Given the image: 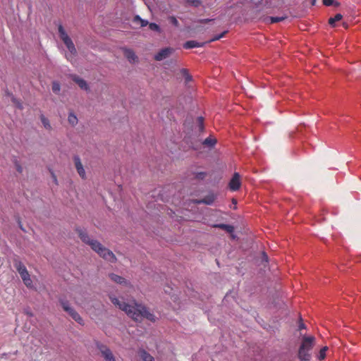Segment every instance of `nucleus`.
<instances>
[{
  "label": "nucleus",
  "mask_w": 361,
  "mask_h": 361,
  "mask_svg": "<svg viewBox=\"0 0 361 361\" xmlns=\"http://www.w3.org/2000/svg\"><path fill=\"white\" fill-rule=\"evenodd\" d=\"M138 356L142 361H153V357L143 349L139 350Z\"/></svg>",
  "instance_id": "obj_10"
},
{
  "label": "nucleus",
  "mask_w": 361,
  "mask_h": 361,
  "mask_svg": "<svg viewBox=\"0 0 361 361\" xmlns=\"http://www.w3.org/2000/svg\"><path fill=\"white\" fill-rule=\"evenodd\" d=\"M299 330H302L305 329V325L303 323H300L298 326Z\"/></svg>",
  "instance_id": "obj_40"
},
{
  "label": "nucleus",
  "mask_w": 361,
  "mask_h": 361,
  "mask_svg": "<svg viewBox=\"0 0 361 361\" xmlns=\"http://www.w3.org/2000/svg\"><path fill=\"white\" fill-rule=\"evenodd\" d=\"M210 20H209V19H204V20H201V22H202V23H207V22L210 21Z\"/></svg>",
  "instance_id": "obj_42"
},
{
  "label": "nucleus",
  "mask_w": 361,
  "mask_h": 361,
  "mask_svg": "<svg viewBox=\"0 0 361 361\" xmlns=\"http://www.w3.org/2000/svg\"><path fill=\"white\" fill-rule=\"evenodd\" d=\"M342 15L340 13H337L334 18H330L329 20V23L331 26H335V23L341 20L342 19Z\"/></svg>",
  "instance_id": "obj_21"
},
{
  "label": "nucleus",
  "mask_w": 361,
  "mask_h": 361,
  "mask_svg": "<svg viewBox=\"0 0 361 361\" xmlns=\"http://www.w3.org/2000/svg\"><path fill=\"white\" fill-rule=\"evenodd\" d=\"M315 345V338L313 336L304 335L301 338L298 350V357L300 361H310L312 351Z\"/></svg>",
  "instance_id": "obj_3"
},
{
  "label": "nucleus",
  "mask_w": 361,
  "mask_h": 361,
  "mask_svg": "<svg viewBox=\"0 0 361 361\" xmlns=\"http://www.w3.org/2000/svg\"><path fill=\"white\" fill-rule=\"evenodd\" d=\"M149 27L150 28V30H154V31H157V32H159L160 31V27L159 26L154 23H152L149 25Z\"/></svg>",
  "instance_id": "obj_29"
},
{
  "label": "nucleus",
  "mask_w": 361,
  "mask_h": 361,
  "mask_svg": "<svg viewBox=\"0 0 361 361\" xmlns=\"http://www.w3.org/2000/svg\"><path fill=\"white\" fill-rule=\"evenodd\" d=\"M41 121H42V123L45 128H47V129L51 128V126H50L49 120L47 118H45L43 115L41 116Z\"/></svg>",
  "instance_id": "obj_24"
},
{
  "label": "nucleus",
  "mask_w": 361,
  "mask_h": 361,
  "mask_svg": "<svg viewBox=\"0 0 361 361\" xmlns=\"http://www.w3.org/2000/svg\"><path fill=\"white\" fill-rule=\"evenodd\" d=\"M215 195H209L205 197H204L203 199L199 200L197 202L198 203H204V204H212L214 200H215Z\"/></svg>",
  "instance_id": "obj_14"
},
{
  "label": "nucleus",
  "mask_w": 361,
  "mask_h": 361,
  "mask_svg": "<svg viewBox=\"0 0 361 361\" xmlns=\"http://www.w3.org/2000/svg\"><path fill=\"white\" fill-rule=\"evenodd\" d=\"M74 161H75V167H76L77 170H78V168L82 166V165L80 162V159L78 157H75Z\"/></svg>",
  "instance_id": "obj_31"
},
{
  "label": "nucleus",
  "mask_w": 361,
  "mask_h": 361,
  "mask_svg": "<svg viewBox=\"0 0 361 361\" xmlns=\"http://www.w3.org/2000/svg\"><path fill=\"white\" fill-rule=\"evenodd\" d=\"M202 45H203V44L199 43L195 40H190V41L186 42L183 44V48L186 49H192V48H195V47H202Z\"/></svg>",
  "instance_id": "obj_13"
},
{
  "label": "nucleus",
  "mask_w": 361,
  "mask_h": 361,
  "mask_svg": "<svg viewBox=\"0 0 361 361\" xmlns=\"http://www.w3.org/2000/svg\"><path fill=\"white\" fill-rule=\"evenodd\" d=\"M20 277L22 278L25 285L27 287H31L32 281L30 278V274H29L28 271H27L25 273L24 272L23 274L20 275Z\"/></svg>",
  "instance_id": "obj_19"
},
{
  "label": "nucleus",
  "mask_w": 361,
  "mask_h": 361,
  "mask_svg": "<svg viewBox=\"0 0 361 361\" xmlns=\"http://www.w3.org/2000/svg\"><path fill=\"white\" fill-rule=\"evenodd\" d=\"M283 19V18H280V17H271V22L272 23H275L281 21Z\"/></svg>",
  "instance_id": "obj_35"
},
{
  "label": "nucleus",
  "mask_w": 361,
  "mask_h": 361,
  "mask_svg": "<svg viewBox=\"0 0 361 361\" xmlns=\"http://www.w3.org/2000/svg\"><path fill=\"white\" fill-rule=\"evenodd\" d=\"M98 348L106 361H115L111 351L104 345H98Z\"/></svg>",
  "instance_id": "obj_7"
},
{
  "label": "nucleus",
  "mask_w": 361,
  "mask_h": 361,
  "mask_svg": "<svg viewBox=\"0 0 361 361\" xmlns=\"http://www.w3.org/2000/svg\"><path fill=\"white\" fill-rule=\"evenodd\" d=\"M16 269L18 270L20 275L23 274L24 272H27V270L25 265L20 261H16L14 264Z\"/></svg>",
  "instance_id": "obj_17"
},
{
  "label": "nucleus",
  "mask_w": 361,
  "mask_h": 361,
  "mask_svg": "<svg viewBox=\"0 0 361 361\" xmlns=\"http://www.w3.org/2000/svg\"><path fill=\"white\" fill-rule=\"evenodd\" d=\"M215 143H216V140L211 137L206 138L203 142V145L209 146V147L214 146L215 145Z\"/></svg>",
  "instance_id": "obj_22"
},
{
  "label": "nucleus",
  "mask_w": 361,
  "mask_h": 361,
  "mask_svg": "<svg viewBox=\"0 0 361 361\" xmlns=\"http://www.w3.org/2000/svg\"><path fill=\"white\" fill-rule=\"evenodd\" d=\"M109 276L113 281H114L117 283H119V284L126 283V279L118 275L111 274H110Z\"/></svg>",
  "instance_id": "obj_20"
},
{
  "label": "nucleus",
  "mask_w": 361,
  "mask_h": 361,
  "mask_svg": "<svg viewBox=\"0 0 361 361\" xmlns=\"http://www.w3.org/2000/svg\"><path fill=\"white\" fill-rule=\"evenodd\" d=\"M181 73H183V75L185 78V80L187 82L191 80V76L188 74L187 70L182 69Z\"/></svg>",
  "instance_id": "obj_30"
},
{
  "label": "nucleus",
  "mask_w": 361,
  "mask_h": 361,
  "mask_svg": "<svg viewBox=\"0 0 361 361\" xmlns=\"http://www.w3.org/2000/svg\"><path fill=\"white\" fill-rule=\"evenodd\" d=\"M197 122H198V125H199L200 130H202L203 128H204L203 118L202 117H199L197 118Z\"/></svg>",
  "instance_id": "obj_34"
},
{
  "label": "nucleus",
  "mask_w": 361,
  "mask_h": 361,
  "mask_svg": "<svg viewBox=\"0 0 361 361\" xmlns=\"http://www.w3.org/2000/svg\"><path fill=\"white\" fill-rule=\"evenodd\" d=\"M225 230L228 232V233H232L233 231V227L231 226V229L230 230V228H225Z\"/></svg>",
  "instance_id": "obj_41"
},
{
  "label": "nucleus",
  "mask_w": 361,
  "mask_h": 361,
  "mask_svg": "<svg viewBox=\"0 0 361 361\" xmlns=\"http://www.w3.org/2000/svg\"><path fill=\"white\" fill-rule=\"evenodd\" d=\"M15 164H16V169H17V171H18L19 173H21V172H22V171H23V169H22V167L20 166V165L18 162H16V163H15Z\"/></svg>",
  "instance_id": "obj_39"
},
{
  "label": "nucleus",
  "mask_w": 361,
  "mask_h": 361,
  "mask_svg": "<svg viewBox=\"0 0 361 361\" xmlns=\"http://www.w3.org/2000/svg\"><path fill=\"white\" fill-rule=\"evenodd\" d=\"M59 33L61 39L63 42L67 49L70 51L71 54H73L76 52V49L75 46L71 40V39L68 37L67 33L65 32L62 25L59 26Z\"/></svg>",
  "instance_id": "obj_4"
},
{
  "label": "nucleus",
  "mask_w": 361,
  "mask_h": 361,
  "mask_svg": "<svg viewBox=\"0 0 361 361\" xmlns=\"http://www.w3.org/2000/svg\"><path fill=\"white\" fill-rule=\"evenodd\" d=\"M16 269L18 270L20 275L23 274L24 272H27V270L25 265L20 261H16L14 264Z\"/></svg>",
  "instance_id": "obj_16"
},
{
  "label": "nucleus",
  "mask_w": 361,
  "mask_h": 361,
  "mask_svg": "<svg viewBox=\"0 0 361 361\" xmlns=\"http://www.w3.org/2000/svg\"><path fill=\"white\" fill-rule=\"evenodd\" d=\"M110 298L113 304L118 306L119 309L124 311L135 321H141L144 318L149 321H154L155 319V317L142 305L135 303V305H130L125 302H121L116 298L111 297Z\"/></svg>",
  "instance_id": "obj_1"
},
{
  "label": "nucleus",
  "mask_w": 361,
  "mask_h": 361,
  "mask_svg": "<svg viewBox=\"0 0 361 361\" xmlns=\"http://www.w3.org/2000/svg\"><path fill=\"white\" fill-rule=\"evenodd\" d=\"M16 269L18 270L20 275L23 274L24 272H27V270L25 265L20 261H16L14 264Z\"/></svg>",
  "instance_id": "obj_15"
},
{
  "label": "nucleus",
  "mask_w": 361,
  "mask_h": 361,
  "mask_svg": "<svg viewBox=\"0 0 361 361\" xmlns=\"http://www.w3.org/2000/svg\"><path fill=\"white\" fill-rule=\"evenodd\" d=\"M333 1L334 0H323V4L325 5V6H331L333 4Z\"/></svg>",
  "instance_id": "obj_37"
},
{
  "label": "nucleus",
  "mask_w": 361,
  "mask_h": 361,
  "mask_svg": "<svg viewBox=\"0 0 361 361\" xmlns=\"http://www.w3.org/2000/svg\"><path fill=\"white\" fill-rule=\"evenodd\" d=\"M68 120V122L73 126L76 124L78 122V118L73 114H69Z\"/></svg>",
  "instance_id": "obj_25"
},
{
  "label": "nucleus",
  "mask_w": 361,
  "mask_h": 361,
  "mask_svg": "<svg viewBox=\"0 0 361 361\" xmlns=\"http://www.w3.org/2000/svg\"><path fill=\"white\" fill-rule=\"evenodd\" d=\"M169 20L173 25L176 27L178 25V21L174 16H171Z\"/></svg>",
  "instance_id": "obj_33"
},
{
  "label": "nucleus",
  "mask_w": 361,
  "mask_h": 361,
  "mask_svg": "<svg viewBox=\"0 0 361 361\" xmlns=\"http://www.w3.org/2000/svg\"><path fill=\"white\" fill-rule=\"evenodd\" d=\"M263 255H264L265 260L267 262V259H268L267 255L264 252L263 253Z\"/></svg>",
  "instance_id": "obj_43"
},
{
  "label": "nucleus",
  "mask_w": 361,
  "mask_h": 361,
  "mask_svg": "<svg viewBox=\"0 0 361 361\" xmlns=\"http://www.w3.org/2000/svg\"><path fill=\"white\" fill-rule=\"evenodd\" d=\"M207 176L206 172H198L195 174V178L198 180H203Z\"/></svg>",
  "instance_id": "obj_27"
},
{
  "label": "nucleus",
  "mask_w": 361,
  "mask_h": 361,
  "mask_svg": "<svg viewBox=\"0 0 361 361\" xmlns=\"http://www.w3.org/2000/svg\"><path fill=\"white\" fill-rule=\"evenodd\" d=\"M124 56L130 63H135L137 59V56L134 51L129 49H124Z\"/></svg>",
  "instance_id": "obj_9"
},
{
  "label": "nucleus",
  "mask_w": 361,
  "mask_h": 361,
  "mask_svg": "<svg viewBox=\"0 0 361 361\" xmlns=\"http://www.w3.org/2000/svg\"><path fill=\"white\" fill-rule=\"evenodd\" d=\"M63 310L67 312L69 315L80 324H83V320L78 312H76L73 308L70 307L66 303H62Z\"/></svg>",
  "instance_id": "obj_5"
},
{
  "label": "nucleus",
  "mask_w": 361,
  "mask_h": 361,
  "mask_svg": "<svg viewBox=\"0 0 361 361\" xmlns=\"http://www.w3.org/2000/svg\"><path fill=\"white\" fill-rule=\"evenodd\" d=\"M52 91L54 93H58L60 91V85L58 82H53L52 83Z\"/></svg>",
  "instance_id": "obj_28"
},
{
  "label": "nucleus",
  "mask_w": 361,
  "mask_h": 361,
  "mask_svg": "<svg viewBox=\"0 0 361 361\" xmlns=\"http://www.w3.org/2000/svg\"><path fill=\"white\" fill-rule=\"evenodd\" d=\"M241 185L240 177L238 173H235L229 182L228 186L231 190L236 191Z\"/></svg>",
  "instance_id": "obj_6"
},
{
  "label": "nucleus",
  "mask_w": 361,
  "mask_h": 361,
  "mask_svg": "<svg viewBox=\"0 0 361 361\" xmlns=\"http://www.w3.org/2000/svg\"><path fill=\"white\" fill-rule=\"evenodd\" d=\"M329 351V348L327 346L322 347L319 351L317 353L316 357L319 360H322L326 358V353Z\"/></svg>",
  "instance_id": "obj_11"
},
{
  "label": "nucleus",
  "mask_w": 361,
  "mask_h": 361,
  "mask_svg": "<svg viewBox=\"0 0 361 361\" xmlns=\"http://www.w3.org/2000/svg\"><path fill=\"white\" fill-rule=\"evenodd\" d=\"M16 269L18 270L20 275L23 274L24 272H27V270L25 265L20 261H16L14 264Z\"/></svg>",
  "instance_id": "obj_18"
},
{
  "label": "nucleus",
  "mask_w": 361,
  "mask_h": 361,
  "mask_svg": "<svg viewBox=\"0 0 361 361\" xmlns=\"http://www.w3.org/2000/svg\"><path fill=\"white\" fill-rule=\"evenodd\" d=\"M190 5L195 7H198L201 5L200 0H185Z\"/></svg>",
  "instance_id": "obj_26"
},
{
  "label": "nucleus",
  "mask_w": 361,
  "mask_h": 361,
  "mask_svg": "<svg viewBox=\"0 0 361 361\" xmlns=\"http://www.w3.org/2000/svg\"><path fill=\"white\" fill-rule=\"evenodd\" d=\"M171 48H164L159 51L154 56L155 60L161 61L167 58L172 52Z\"/></svg>",
  "instance_id": "obj_8"
},
{
  "label": "nucleus",
  "mask_w": 361,
  "mask_h": 361,
  "mask_svg": "<svg viewBox=\"0 0 361 361\" xmlns=\"http://www.w3.org/2000/svg\"><path fill=\"white\" fill-rule=\"evenodd\" d=\"M225 35V32H223L219 35H216L215 36L213 39H212V41H214V40H219L220 39L221 37H223Z\"/></svg>",
  "instance_id": "obj_38"
},
{
  "label": "nucleus",
  "mask_w": 361,
  "mask_h": 361,
  "mask_svg": "<svg viewBox=\"0 0 361 361\" xmlns=\"http://www.w3.org/2000/svg\"><path fill=\"white\" fill-rule=\"evenodd\" d=\"M79 235L84 243L89 244L92 249L97 252L99 256L103 257L104 259L109 261L110 262H114L116 260L115 255L112 252L104 247L99 242L90 240V237L85 231H80L79 232Z\"/></svg>",
  "instance_id": "obj_2"
},
{
  "label": "nucleus",
  "mask_w": 361,
  "mask_h": 361,
  "mask_svg": "<svg viewBox=\"0 0 361 361\" xmlns=\"http://www.w3.org/2000/svg\"><path fill=\"white\" fill-rule=\"evenodd\" d=\"M134 22L137 23L139 22L140 23L141 27H145L148 24V22L141 19L138 16H136L134 17Z\"/></svg>",
  "instance_id": "obj_23"
},
{
  "label": "nucleus",
  "mask_w": 361,
  "mask_h": 361,
  "mask_svg": "<svg viewBox=\"0 0 361 361\" xmlns=\"http://www.w3.org/2000/svg\"><path fill=\"white\" fill-rule=\"evenodd\" d=\"M78 174L80 175V176L82 178H85V169H83V167H80L78 168V170H77Z\"/></svg>",
  "instance_id": "obj_32"
},
{
  "label": "nucleus",
  "mask_w": 361,
  "mask_h": 361,
  "mask_svg": "<svg viewBox=\"0 0 361 361\" xmlns=\"http://www.w3.org/2000/svg\"><path fill=\"white\" fill-rule=\"evenodd\" d=\"M72 78L73 81H75L81 89L85 90H87V84L83 79H81L78 76L75 75L72 76Z\"/></svg>",
  "instance_id": "obj_12"
},
{
  "label": "nucleus",
  "mask_w": 361,
  "mask_h": 361,
  "mask_svg": "<svg viewBox=\"0 0 361 361\" xmlns=\"http://www.w3.org/2000/svg\"><path fill=\"white\" fill-rule=\"evenodd\" d=\"M216 227L221 228L224 230H225V228H230V230L231 229V226L227 225V224H219V225H217Z\"/></svg>",
  "instance_id": "obj_36"
}]
</instances>
